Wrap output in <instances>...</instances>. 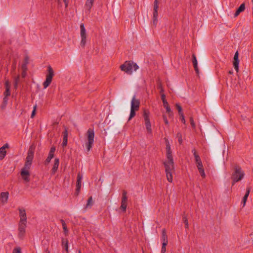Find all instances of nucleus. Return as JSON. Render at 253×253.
Here are the masks:
<instances>
[{"instance_id":"12","label":"nucleus","mask_w":253,"mask_h":253,"mask_svg":"<svg viewBox=\"0 0 253 253\" xmlns=\"http://www.w3.org/2000/svg\"><path fill=\"white\" fill-rule=\"evenodd\" d=\"M83 179V175L80 173H79L77 175V180L76 184V189L75 194L77 196L79 195L82 185V180Z\"/></svg>"},{"instance_id":"25","label":"nucleus","mask_w":253,"mask_h":253,"mask_svg":"<svg viewBox=\"0 0 253 253\" xmlns=\"http://www.w3.org/2000/svg\"><path fill=\"white\" fill-rule=\"evenodd\" d=\"M60 222L62 223L65 235L66 236L68 235L69 231L65 221L63 219H61Z\"/></svg>"},{"instance_id":"8","label":"nucleus","mask_w":253,"mask_h":253,"mask_svg":"<svg viewBox=\"0 0 253 253\" xmlns=\"http://www.w3.org/2000/svg\"><path fill=\"white\" fill-rule=\"evenodd\" d=\"M150 113L148 111L145 110L144 111L143 117L145 121V124L146 127V129L148 133H152L151 124L149 119Z\"/></svg>"},{"instance_id":"10","label":"nucleus","mask_w":253,"mask_h":253,"mask_svg":"<svg viewBox=\"0 0 253 253\" xmlns=\"http://www.w3.org/2000/svg\"><path fill=\"white\" fill-rule=\"evenodd\" d=\"M35 146L34 145H32L30 146L27 153V156L26 158V161L28 162H33L34 158V155L35 152Z\"/></svg>"},{"instance_id":"3","label":"nucleus","mask_w":253,"mask_h":253,"mask_svg":"<svg viewBox=\"0 0 253 253\" xmlns=\"http://www.w3.org/2000/svg\"><path fill=\"white\" fill-rule=\"evenodd\" d=\"M139 67L136 63L131 61H126L123 64L121 65L120 68L122 71L125 72L127 74H131L133 71H136Z\"/></svg>"},{"instance_id":"11","label":"nucleus","mask_w":253,"mask_h":253,"mask_svg":"<svg viewBox=\"0 0 253 253\" xmlns=\"http://www.w3.org/2000/svg\"><path fill=\"white\" fill-rule=\"evenodd\" d=\"M27 222L19 221L18 224V236L20 238L22 237L25 233V228L26 227Z\"/></svg>"},{"instance_id":"27","label":"nucleus","mask_w":253,"mask_h":253,"mask_svg":"<svg viewBox=\"0 0 253 253\" xmlns=\"http://www.w3.org/2000/svg\"><path fill=\"white\" fill-rule=\"evenodd\" d=\"M94 0H87L85 4L86 8L89 11L91 9Z\"/></svg>"},{"instance_id":"32","label":"nucleus","mask_w":253,"mask_h":253,"mask_svg":"<svg viewBox=\"0 0 253 253\" xmlns=\"http://www.w3.org/2000/svg\"><path fill=\"white\" fill-rule=\"evenodd\" d=\"M166 104L163 103L164 107L166 108L167 112L169 113V116H170L171 114L172 113L171 111V109L169 105V104L167 101H166Z\"/></svg>"},{"instance_id":"17","label":"nucleus","mask_w":253,"mask_h":253,"mask_svg":"<svg viewBox=\"0 0 253 253\" xmlns=\"http://www.w3.org/2000/svg\"><path fill=\"white\" fill-rule=\"evenodd\" d=\"M245 4L244 3L241 4L235 13L234 17H237L241 12H243L245 10Z\"/></svg>"},{"instance_id":"50","label":"nucleus","mask_w":253,"mask_h":253,"mask_svg":"<svg viewBox=\"0 0 253 253\" xmlns=\"http://www.w3.org/2000/svg\"><path fill=\"white\" fill-rule=\"evenodd\" d=\"M179 116H180V119L182 123L183 124H185V120L184 119L183 114L182 113V114H179Z\"/></svg>"},{"instance_id":"36","label":"nucleus","mask_w":253,"mask_h":253,"mask_svg":"<svg viewBox=\"0 0 253 253\" xmlns=\"http://www.w3.org/2000/svg\"><path fill=\"white\" fill-rule=\"evenodd\" d=\"M136 110H134V109H130V115H129V117L128 118V121H130L132 118H133L135 115H136V113H135V111Z\"/></svg>"},{"instance_id":"51","label":"nucleus","mask_w":253,"mask_h":253,"mask_svg":"<svg viewBox=\"0 0 253 253\" xmlns=\"http://www.w3.org/2000/svg\"><path fill=\"white\" fill-rule=\"evenodd\" d=\"M163 120H164V121L166 125H169V121L167 118V117L166 115H163Z\"/></svg>"},{"instance_id":"37","label":"nucleus","mask_w":253,"mask_h":253,"mask_svg":"<svg viewBox=\"0 0 253 253\" xmlns=\"http://www.w3.org/2000/svg\"><path fill=\"white\" fill-rule=\"evenodd\" d=\"M176 137L178 139V141L180 144L182 143V134L180 132H178L176 134Z\"/></svg>"},{"instance_id":"46","label":"nucleus","mask_w":253,"mask_h":253,"mask_svg":"<svg viewBox=\"0 0 253 253\" xmlns=\"http://www.w3.org/2000/svg\"><path fill=\"white\" fill-rule=\"evenodd\" d=\"M12 253H21V248L20 247L14 248L13 250Z\"/></svg>"},{"instance_id":"29","label":"nucleus","mask_w":253,"mask_h":253,"mask_svg":"<svg viewBox=\"0 0 253 253\" xmlns=\"http://www.w3.org/2000/svg\"><path fill=\"white\" fill-rule=\"evenodd\" d=\"M8 100V97H3L2 103L0 107L2 110H3L5 108V107L7 104Z\"/></svg>"},{"instance_id":"43","label":"nucleus","mask_w":253,"mask_h":253,"mask_svg":"<svg viewBox=\"0 0 253 253\" xmlns=\"http://www.w3.org/2000/svg\"><path fill=\"white\" fill-rule=\"evenodd\" d=\"M36 109H37V105L36 104L34 107H33V111L32 112V114H31V117L32 118H33L34 117V116H35V114H36Z\"/></svg>"},{"instance_id":"39","label":"nucleus","mask_w":253,"mask_h":253,"mask_svg":"<svg viewBox=\"0 0 253 253\" xmlns=\"http://www.w3.org/2000/svg\"><path fill=\"white\" fill-rule=\"evenodd\" d=\"M198 169V171L200 173V174H201V176L203 177V178H205L206 177V174H205V171H204V168H199Z\"/></svg>"},{"instance_id":"5","label":"nucleus","mask_w":253,"mask_h":253,"mask_svg":"<svg viewBox=\"0 0 253 253\" xmlns=\"http://www.w3.org/2000/svg\"><path fill=\"white\" fill-rule=\"evenodd\" d=\"M54 75V71L50 66L47 67V73L46 75L45 81L43 83L44 88H47L51 84Z\"/></svg>"},{"instance_id":"24","label":"nucleus","mask_w":253,"mask_h":253,"mask_svg":"<svg viewBox=\"0 0 253 253\" xmlns=\"http://www.w3.org/2000/svg\"><path fill=\"white\" fill-rule=\"evenodd\" d=\"M192 152L193 153V155L194 156V158H195V163H198V162H202L201 160V158L200 157V156H199V155L197 154L196 150L195 149H193L192 150Z\"/></svg>"},{"instance_id":"30","label":"nucleus","mask_w":253,"mask_h":253,"mask_svg":"<svg viewBox=\"0 0 253 253\" xmlns=\"http://www.w3.org/2000/svg\"><path fill=\"white\" fill-rule=\"evenodd\" d=\"M6 152L4 150V147L0 148V160H2L5 156Z\"/></svg>"},{"instance_id":"49","label":"nucleus","mask_w":253,"mask_h":253,"mask_svg":"<svg viewBox=\"0 0 253 253\" xmlns=\"http://www.w3.org/2000/svg\"><path fill=\"white\" fill-rule=\"evenodd\" d=\"M161 99L163 101V103L166 104V101H167L166 99V95L164 93L161 94Z\"/></svg>"},{"instance_id":"9","label":"nucleus","mask_w":253,"mask_h":253,"mask_svg":"<svg viewBox=\"0 0 253 253\" xmlns=\"http://www.w3.org/2000/svg\"><path fill=\"white\" fill-rule=\"evenodd\" d=\"M127 192L125 190L123 191L122 193V197L121 200V205L120 207V209L123 212H125L126 211V207H127Z\"/></svg>"},{"instance_id":"57","label":"nucleus","mask_w":253,"mask_h":253,"mask_svg":"<svg viewBox=\"0 0 253 253\" xmlns=\"http://www.w3.org/2000/svg\"><path fill=\"white\" fill-rule=\"evenodd\" d=\"M229 73H230V74H232V72L231 71H230V72H229Z\"/></svg>"},{"instance_id":"44","label":"nucleus","mask_w":253,"mask_h":253,"mask_svg":"<svg viewBox=\"0 0 253 253\" xmlns=\"http://www.w3.org/2000/svg\"><path fill=\"white\" fill-rule=\"evenodd\" d=\"M190 125L193 128H195V124L194 122V120L192 117L190 118Z\"/></svg>"},{"instance_id":"2","label":"nucleus","mask_w":253,"mask_h":253,"mask_svg":"<svg viewBox=\"0 0 253 253\" xmlns=\"http://www.w3.org/2000/svg\"><path fill=\"white\" fill-rule=\"evenodd\" d=\"M245 173L241 167L235 165L232 168V173L231 179L232 180V185H234L236 182L241 181L244 177Z\"/></svg>"},{"instance_id":"16","label":"nucleus","mask_w":253,"mask_h":253,"mask_svg":"<svg viewBox=\"0 0 253 253\" xmlns=\"http://www.w3.org/2000/svg\"><path fill=\"white\" fill-rule=\"evenodd\" d=\"M238 57H239V53H238V52L237 51L234 55V62H233L234 67L237 72H238L239 71V60L238 59Z\"/></svg>"},{"instance_id":"18","label":"nucleus","mask_w":253,"mask_h":253,"mask_svg":"<svg viewBox=\"0 0 253 253\" xmlns=\"http://www.w3.org/2000/svg\"><path fill=\"white\" fill-rule=\"evenodd\" d=\"M9 193L8 192H1L0 194V197L1 198V203L3 204H5L7 202L8 198Z\"/></svg>"},{"instance_id":"42","label":"nucleus","mask_w":253,"mask_h":253,"mask_svg":"<svg viewBox=\"0 0 253 253\" xmlns=\"http://www.w3.org/2000/svg\"><path fill=\"white\" fill-rule=\"evenodd\" d=\"M27 60H28V59H27V58H26V59H25V63L23 64L22 65L21 68H22V71L25 70V71H26V70H27Z\"/></svg>"},{"instance_id":"55","label":"nucleus","mask_w":253,"mask_h":253,"mask_svg":"<svg viewBox=\"0 0 253 253\" xmlns=\"http://www.w3.org/2000/svg\"><path fill=\"white\" fill-rule=\"evenodd\" d=\"M63 1L65 3L66 7H67L68 6V0H63Z\"/></svg>"},{"instance_id":"6","label":"nucleus","mask_w":253,"mask_h":253,"mask_svg":"<svg viewBox=\"0 0 253 253\" xmlns=\"http://www.w3.org/2000/svg\"><path fill=\"white\" fill-rule=\"evenodd\" d=\"M87 136L88 142L86 143V148L88 152L92 148L94 142V131L93 129L89 128L87 131Z\"/></svg>"},{"instance_id":"28","label":"nucleus","mask_w":253,"mask_h":253,"mask_svg":"<svg viewBox=\"0 0 253 253\" xmlns=\"http://www.w3.org/2000/svg\"><path fill=\"white\" fill-rule=\"evenodd\" d=\"M162 240L163 241V243H166V244H168V237L166 234V231L165 229H163L162 230Z\"/></svg>"},{"instance_id":"23","label":"nucleus","mask_w":253,"mask_h":253,"mask_svg":"<svg viewBox=\"0 0 253 253\" xmlns=\"http://www.w3.org/2000/svg\"><path fill=\"white\" fill-rule=\"evenodd\" d=\"M250 190H251V188L247 187V188L246 189V194H245V196H244L243 200H242L243 207H244L246 205L248 197L250 194Z\"/></svg>"},{"instance_id":"1","label":"nucleus","mask_w":253,"mask_h":253,"mask_svg":"<svg viewBox=\"0 0 253 253\" xmlns=\"http://www.w3.org/2000/svg\"><path fill=\"white\" fill-rule=\"evenodd\" d=\"M167 160L163 162L167 180L172 182V173L174 171V161L172 156H167Z\"/></svg>"},{"instance_id":"47","label":"nucleus","mask_w":253,"mask_h":253,"mask_svg":"<svg viewBox=\"0 0 253 253\" xmlns=\"http://www.w3.org/2000/svg\"><path fill=\"white\" fill-rule=\"evenodd\" d=\"M4 86H5V89H7V88L9 89H10V84L8 80H6L5 81V84H4Z\"/></svg>"},{"instance_id":"45","label":"nucleus","mask_w":253,"mask_h":253,"mask_svg":"<svg viewBox=\"0 0 253 253\" xmlns=\"http://www.w3.org/2000/svg\"><path fill=\"white\" fill-rule=\"evenodd\" d=\"M176 108H177V109L178 110L179 115L181 114H182V107L178 104H176Z\"/></svg>"},{"instance_id":"21","label":"nucleus","mask_w":253,"mask_h":253,"mask_svg":"<svg viewBox=\"0 0 253 253\" xmlns=\"http://www.w3.org/2000/svg\"><path fill=\"white\" fill-rule=\"evenodd\" d=\"M63 140L62 142V146L63 147H65L67 146L68 142V131L67 129L63 132Z\"/></svg>"},{"instance_id":"35","label":"nucleus","mask_w":253,"mask_h":253,"mask_svg":"<svg viewBox=\"0 0 253 253\" xmlns=\"http://www.w3.org/2000/svg\"><path fill=\"white\" fill-rule=\"evenodd\" d=\"M182 220H183V222H184V223L185 224V228L186 229H188V227H189V225H188V219H187V217L185 215H183V217H182Z\"/></svg>"},{"instance_id":"53","label":"nucleus","mask_w":253,"mask_h":253,"mask_svg":"<svg viewBox=\"0 0 253 253\" xmlns=\"http://www.w3.org/2000/svg\"><path fill=\"white\" fill-rule=\"evenodd\" d=\"M194 70L196 73L197 74H198L199 73V70L198 68V65L193 66Z\"/></svg>"},{"instance_id":"19","label":"nucleus","mask_w":253,"mask_h":253,"mask_svg":"<svg viewBox=\"0 0 253 253\" xmlns=\"http://www.w3.org/2000/svg\"><path fill=\"white\" fill-rule=\"evenodd\" d=\"M165 141H166V151H167L166 156H172V152L170 149V146L169 143V140L166 138H165Z\"/></svg>"},{"instance_id":"22","label":"nucleus","mask_w":253,"mask_h":253,"mask_svg":"<svg viewBox=\"0 0 253 253\" xmlns=\"http://www.w3.org/2000/svg\"><path fill=\"white\" fill-rule=\"evenodd\" d=\"M62 246L63 248L66 251L67 253H69L68 250V241L67 239L62 238Z\"/></svg>"},{"instance_id":"34","label":"nucleus","mask_w":253,"mask_h":253,"mask_svg":"<svg viewBox=\"0 0 253 253\" xmlns=\"http://www.w3.org/2000/svg\"><path fill=\"white\" fill-rule=\"evenodd\" d=\"M20 81V76L18 75L14 79V87L15 88H17L18 84Z\"/></svg>"},{"instance_id":"54","label":"nucleus","mask_w":253,"mask_h":253,"mask_svg":"<svg viewBox=\"0 0 253 253\" xmlns=\"http://www.w3.org/2000/svg\"><path fill=\"white\" fill-rule=\"evenodd\" d=\"M26 75V71L25 70L22 71V72L21 73V76L23 78H24Z\"/></svg>"},{"instance_id":"40","label":"nucleus","mask_w":253,"mask_h":253,"mask_svg":"<svg viewBox=\"0 0 253 253\" xmlns=\"http://www.w3.org/2000/svg\"><path fill=\"white\" fill-rule=\"evenodd\" d=\"M168 244L166 243H163L162 247L161 250V253H166V246Z\"/></svg>"},{"instance_id":"26","label":"nucleus","mask_w":253,"mask_h":253,"mask_svg":"<svg viewBox=\"0 0 253 253\" xmlns=\"http://www.w3.org/2000/svg\"><path fill=\"white\" fill-rule=\"evenodd\" d=\"M93 204V201L92 200V196H90L87 200V203L85 205V208L88 209V208H91V207L92 206Z\"/></svg>"},{"instance_id":"14","label":"nucleus","mask_w":253,"mask_h":253,"mask_svg":"<svg viewBox=\"0 0 253 253\" xmlns=\"http://www.w3.org/2000/svg\"><path fill=\"white\" fill-rule=\"evenodd\" d=\"M140 106V101L138 99L135 98V95H134L131 101V108L138 110Z\"/></svg>"},{"instance_id":"7","label":"nucleus","mask_w":253,"mask_h":253,"mask_svg":"<svg viewBox=\"0 0 253 253\" xmlns=\"http://www.w3.org/2000/svg\"><path fill=\"white\" fill-rule=\"evenodd\" d=\"M80 35L81 37V41L80 44L82 47H84L86 42V33L84 24L81 23L80 25Z\"/></svg>"},{"instance_id":"13","label":"nucleus","mask_w":253,"mask_h":253,"mask_svg":"<svg viewBox=\"0 0 253 253\" xmlns=\"http://www.w3.org/2000/svg\"><path fill=\"white\" fill-rule=\"evenodd\" d=\"M55 150L56 148L54 146H53L50 148L48 156L44 162V164L45 165H48L50 162L51 160L54 157Z\"/></svg>"},{"instance_id":"15","label":"nucleus","mask_w":253,"mask_h":253,"mask_svg":"<svg viewBox=\"0 0 253 253\" xmlns=\"http://www.w3.org/2000/svg\"><path fill=\"white\" fill-rule=\"evenodd\" d=\"M19 215L20 216V221L22 222H27V217L26 211L24 209L21 208H18Z\"/></svg>"},{"instance_id":"20","label":"nucleus","mask_w":253,"mask_h":253,"mask_svg":"<svg viewBox=\"0 0 253 253\" xmlns=\"http://www.w3.org/2000/svg\"><path fill=\"white\" fill-rule=\"evenodd\" d=\"M59 165V159H55L54 161V164L51 169V171L52 174H55L56 171L58 169V167Z\"/></svg>"},{"instance_id":"56","label":"nucleus","mask_w":253,"mask_h":253,"mask_svg":"<svg viewBox=\"0 0 253 253\" xmlns=\"http://www.w3.org/2000/svg\"><path fill=\"white\" fill-rule=\"evenodd\" d=\"M8 144L7 143H6L2 147H4V150H5V148H8Z\"/></svg>"},{"instance_id":"48","label":"nucleus","mask_w":253,"mask_h":253,"mask_svg":"<svg viewBox=\"0 0 253 253\" xmlns=\"http://www.w3.org/2000/svg\"><path fill=\"white\" fill-rule=\"evenodd\" d=\"M158 88L160 89V92L161 94L163 93L164 91V89L163 87H162V84L160 83L158 85Z\"/></svg>"},{"instance_id":"31","label":"nucleus","mask_w":253,"mask_h":253,"mask_svg":"<svg viewBox=\"0 0 253 253\" xmlns=\"http://www.w3.org/2000/svg\"><path fill=\"white\" fill-rule=\"evenodd\" d=\"M158 12H157L156 13L155 12H153V25L155 26L157 25L158 23Z\"/></svg>"},{"instance_id":"33","label":"nucleus","mask_w":253,"mask_h":253,"mask_svg":"<svg viewBox=\"0 0 253 253\" xmlns=\"http://www.w3.org/2000/svg\"><path fill=\"white\" fill-rule=\"evenodd\" d=\"M159 0H155L154 2V12L156 13L158 11L159 8Z\"/></svg>"},{"instance_id":"52","label":"nucleus","mask_w":253,"mask_h":253,"mask_svg":"<svg viewBox=\"0 0 253 253\" xmlns=\"http://www.w3.org/2000/svg\"><path fill=\"white\" fill-rule=\"evenodd\" d=\"M196 164V166H197V167L198 169H199L200 168H203V166L202 162H198V163H197Z\"/></svg>"},{"instance_id":"38","label":"nucleus","mask_w":253,"mask_h":253,"mask_svg":"<svg viewBox=\"0 0 253 253\" xmlns=\"http://www.w3.org/2000/svg\"><path fill=\"white\" fill-rule=\"evenodd\" d=\"M192 62L193 66L198 65L196 57L194 54L192 55Z\"/></svg>"},{"instance_id":"41","label":"nucleus","mask_w":253,"mask_h":253,"mask_svg":"<svg viewBox=\"0 0 253 253\" xmlns=\"http://www.w3.org/2000/svg\"><path fill=\"white\" fill-rule=\"evenodd\" d=\"M4 97H8L10 95V91L9 89H5V91L3 93Z\"/></svg>"},{"instance_id":"58","label":"nucleus","mask_w":253,"mask_h":253,"mask_svg":"<svg viewBox=\"0 0 253 253\" xmlns=\"http://www.w3.org/2000/svg\"><path fill=\"white\" fill-rule=\"evenodd\" d=\"M47 253H50L49 251H48Z\"/></svg>"},{"instance_id":"4","label":"nucleus","mask_w":253,"mask_h":253,"mask_svg":"<svg viewBox=\"0 0 253 253\" xmlns=\"http://www.w3.org/2000/svg\"><path fill=\"white\" fill-rule=\"evenodd\" d=\"M32 162L25 161L24 166L21 171L22 178L26 182H29L30 181V172L29 169L32 165Z\"/></svg>"}]
</instances>
